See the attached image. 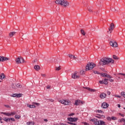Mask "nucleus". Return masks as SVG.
<instances>
[{
  "label": "nucleus",
  "instance_id": "obj_1",
  "mask_svg": "<svg viewBox=\"0 0 125 125\" xmlns=\"http://www.w3.org/2000/svg\"><path fill=\"white\" fill-rule=\"evenodd\" d=\"M109 63H111V64H113L114 60L112 59L108 58H104V59H102L99 62V65H101V66H104V65H107L109 64Z\"/></svg>",
  "mask_w": 125,
  "mask_h": 125
},
{
  "label": "nucleus",
  "instance_id": "obj_2",
  "mask_svg": "<svg viewBox=\"0 0 125 125\" xmlns=\"http://www.w3.org/2000/svg\"><path fill=\"white\" fill-rule=\"evenodd\" d=\"M55 3L60 5H62L64 7H67L70 5V3L65 0H56Z\"/></svg>",
  "mask_w": 125,
  "mask_h": 125
},
{
  "label": "nucleus",
  "instance_id": "obj_3",
  "mask_svg": "<svg viewBox=\"0 0 125 125\" xmlns=\"http://www.w3.org/2000/svg\"><path fill=\"white\" fill-rule=\"evenodd\" d=\"M96 65L94 64V63L90 62L87 64V65L86 66V71L89 70H92L93 68H94L95 67Z\"/></svg>",
  "mask_w": 125,
  "mask_h": 125
},
{
  "label": "nucleus",
  "instance_id": "obj_4",
  "mask_svg": "<svg viewBox=\"0 0 125 125\" xmlns=\"http://www.w3.org/2000/svg\"><path fill=\"white\" fill-rule=\"evenodd\" d=\"M15 62L17 64H23V63L24 62V61L22 57H20L15 60Z\"/></svg>",
  "mask_w": 125,
  "mask_h": 125
},
{
  "label": "nucleus",
  "instance_id": "obj_5",
  "mask_svg": "<svg viewBox=\"0 0 125 125\" xmlns=\"http://www.w3.org/2000/svg\"><path fill=\"white\" fill-rule=\"evenodd\" d=\"M71 78L74 80H77V79H80V75L77 71H75L71 74Z\"/></svg>",
  "mask_w": 125,
  "mask_h": 125
},
{
  "label": "nucleus",
  "instance_id": "obj_6",
  "mask_svg": "<svg viewBox=\"0 0 125 125\" xmlns=\"http://www.w3.org/2000/svg\"><path fill=\"white\" fill-rule=\"evenodd\" d=\"M60 103L63 105H69L71 102L69 100H62L60 101Z\"/></svg>",
  "mask_w": 125,
  "mask_h": 125
},
{
  "label": "nucleus",
  "instance_id": "obj_7",
  "mask_svg": "<svg viewBox=\"0 0 125 125\" xmlns=\"http://www.w3.org/2000/svg\"><path fill=\"white\" fill-rule=\"evenodd\" d=\"M80 104H84V102H83L80 100H77L75 101V103L74 104V105H75V106H78V105H80Z\"/></svg>",
  "mask_w": 125,
  "mask_h": 125
},
{
  "label": "nucleus",
  "instance_id": "obj_8",
  "mask_svg": "<svg viewBox=\"0 0 125 125\" xmlns=\"http://www.w3.org/2000/svg\"><path fill=\"white\" fill-rule=\"evenodd\" d=\"M109 43H110V45H111V46H112V47H118V43H117V42L110 41L109 42Z\"/></svg>",
  "mask_w": 125,
  "mask_h": 125
},
{
  "label": "nucleus",
  "instance_id": "obj_9",
  "mask_svg": "<svg viewBox=\"0 0 125 125\" xmlns=\"http://www.w3.org/2000/svg\"><path fill=\"white\" fill-rule=\"evenodd\" d=\"M68 121H69V122H72V123H74V122H77V121H78V118H68L67 119Z\"/></svg>",
  "mask_w": 125,
  "mask_h": 125
},
{
  "label": "nucleus",
  "instance_id": "obj_10",
  "mask_svg": "<svg viewBox=\"0 0 125 125\" xmlns=\"http://www.w3.org/2000/svg\"><path fill=\"white\" fill-rule=\"evenodd\" d=\"M11 96V97H22V94H13Z\"/></svg>",
  "mask_w": 125,
  "mask_h": 125
},
{
  "label": "nucleus",
  "instance_id": "obj_11",
  "mask_svg": "<svg viewBox=\"0 0 125 125\" xmlns=\"http://www.w3.org/2000/svg\"><path fill=\"white\" fill-rule=\"evenodd\" d=\"M109 107V104L106 103H103L102 104V108L104 109H106V108H108Z\"/></svg>",
  "mask_w": 125,
  "mask_h": 125
},
{
  "label": "nucleus",
  "instance_id": "obj_12",
  "mask_svg": "<svg viewBox=\"0 0 125 125\" xmlns=\"http://www.w3.org/2000/svg\"><path fill=\"white\" fill-rule=\"evenodd\" d=\"M114 28H115L114 25L113 23H111L110 28L108 29L109 31L110 32V33H112V31L114 30Z\"/></svg>",
  "mask_w": 125,
  "mask_h": 125
},
{
  "label": "nucleus",
  "instance_id": "obj_13",
  "mask_svg": "<svg viewBox=\"0 0 125 125\" xmlns=\"http://www.w3.org/2000/svg\"><path fill=\"white\" fill-rule=\"evenodd\" d=\"M83 88H85V89H87V90H88L89 91H90L91 92H95V90L94 89H91L89 87H83Z\"/></svg>",
  "mask_w": 125,
  "mask_h": 125
},
{
  "label": "nucleus",
  "instance_id": "obj_14",
  "mask_svg": "<svg viewBox=\"0 0 125 125\" xmlns=\"http://www.w3.org/2000/svg\"><path fill=\"white\" fill-rule=\"evenodd\" d=\"M9 60V58L1 56V62H4V61H7Z\"/></svg>",
  "mask_w": 125,
  "mask_h": 125
},
{
  "label": "nucleus",
  "instance_id": "obj_15",
  "mask_svg": "<svg viewBox=\"0 0 125 125\" xmlns=\"http://www.w3.org/2000/svg\"><path fill=\"white\" fill-rule=\"evenodd\" d=\"M106 96H107V95L104 93L101 94L100 95V98H102V99H104V98H105Z\"/></svg>",
  "mask_w": 125,
  "mask_h": 125
},
{
  "label": "nucleus",
  "instance_id": "obj_16",
  "mask_svg": "<svg viewBox=\"0 0 125 125\" xmlns=\"http://www.w3.org/2000/svg\"><path fill=\"white\" fill-rule=\"evenodd\" d=\"M15 34H16V32H11L9 34V36L10 38H12L13 37V36H14V35H15Z\"/></svg>",
  "mask_w": 125,
  "mask_h": 125
},
{
  "label": "nucleus",
  "instance_id": "obj_17",
  "mask_svg": "<svg viewBox=\"0 0 125 125\" xmlns=\"http://www.w3.org/2000/svg\"><path fill=\"white\" fill-rule=\"evenodd\" d=\"M69 57H70L71 59H73L74 60H76L77 59V58L75 57V56H73L72 54L68 55Z\"/></svg>",
  "mask_w": 125,
  "mask_h": 125
},
{
  "label": "nucleus",
  "instance_id": "obj_18",
  "mask_svg": "<svg viewBox=\"0 0 125 125\" xmlns=\"http://www.w3.org/2000/svg\"><path fill=\"white\" fill-rule=\"evenodd\" d=\"M1 114H3V115H5L7 117H11V114L7 112H1Z\"/></svg>",
  "mask_w": 125,
  "mask_h": 125
},
{
  "label": "nucleus",
  "instance_id": "obj_19",
  "mask_svg": "<svg viewBox=\"0 0 125 125\" xmlns=\"http://www.w3.org/2000/svg\"><path fill=\"white\" fill-rule=\"evenodd\" d=\"M99 123H100L99 125H107V124H106L105 122L103 121H100Z\"/></svg>",
  "mask_w": 125,
  "mask_h": 125
},
{
  "label": "nucleus",
  "instance_id": "obj_20",
  "mask_svg": "<svg viewBox=\"0 0 125 125\" xmlns=\"http://www.w3.org/2000/svg\"><path fill=\"white\" fill-rule=\"evenodd\" d=\"M3 120L6 122V123L8 122H10V118H4Z\"/></svg>",
  "mask_w": 125,
  "mask_h": 125
},
{
  "label": "nucleus",
  "instance_id": "obj_21",
  "mask_svg": "<svg viewBox=\"0 0 125 125\" xmlns=\"http://www.w3.org/2000/svg\"><path fill=\"white\" fill-rule=\"evenodd\" d=\"M4 77H5L4 74L1 73L0 75V80H3V79H4Z\"/></svg>",
  "mask_w": 125,
  "mask_h": 125
},
{
  "label": "nucleus",
  "instance_id": "obj_22",
  "mask_svg": "<svg viewBox=\"0 0 125 125\" xmlns=\"http://www.w3.org/2000/svg\"><path fill=\"white\" fill-rule=\"evenodd\" d=\"M27 107H28V108H36V106L34 105V104H32V105L27 104Z\"/></svg>",
  "mask_w": 125,
  "mask_h": 125
},
{
  "label": "nucleus",
  "instance_id": "obj_23",
  "mask_svg": "<svg viewBox=\"0 0 125 125\" xmlns=\"http://www.w3.org/2000/svg\"><path fill=\"white\" fill-rule=\"evenodd\" d=\"M103 81L104 84H108V79H104Z\"/></svg>",
  "mask_w": 125,
  "mask_h": 125
},
{
  "label": "nucleus",
  "instance_id": "obj_24",
  "mask_svg": "<svg viewBox=\"0 0 125 125\" xmlns=\"http://www.w3.org/2000/svg\"><path fill=\"white\" fill-rule=\"evenodd\" d=\"M16 88H17V87H18V88H21V87H22V85H21V84H20V83H18V84H16Z\"/></svg>",
  "mask_w": 125,
  "mask_h": 125
},
{
  "label": "nucleus",
  "instance_id": "obj_25",
  "mask_svg": "<svg viewBox=\"0 0 125 125\" xmlns=\"http://www.w3.org/2000/svg\"><path fill=\"white\" fill-rule=\"evenodd\" d=\"M26 125H35V122H27Z\"/></svg>",
  "mask_w": 125,
  "mask_h": 125
},
{
  "label": "nucleus",
  "instance_id": "obj_26",
  "mask_svg": "<svg viewBox=\"0 0 125 125\" xmlns=\"http://www.w3.org/2000/svg\"><path fill=\"white\" fill-rule=\"evenodd\" d=\"M34 69H35V70H36V71H39V70H40V66L35 65L34 66Z\"/></svg>",
  "mask_w": 125,
  "mask_h": 125
},
{
  "label": "nucleus",
  "instance_id": "obj_27",
  "mask_svg": "<svg viewBox=\"0 0 125 125\" xmlns=\"http://www.w3.org/2000/svg\"><path fill=\"white\" fill-rule=\"evenodd\" d=\"M21 118V116L19 115H16L15 116V118L17 120H19Z\"/></svg>",
  "mask_w": 125,
  "mask_h": 125
},
{
  "label": "nucleus",
  "instance_id": "obj_28",
  "mask_svg": "<svg viewBox=\"0 0 125 125\" xmlns=\"http://www.w3.org/2000/svg\"><path fill=\"white\" fill-rule=\"evenodd\" d=\"M11 86L13 88V89H16V84L13 83L11 84Z\"/></svg>",
  "mask_w": 125,
  "mask_h": 125
},
{
  "label": "nucleus",
  "instance_id": "obj_29",
  "mask_svg": "<svg viewBox=\"0 0 125 125\" xmlns=\"http://www.w3.org/2000/svg\"><path fill=\"white\" fill-rule=\"evenodd\" d=\"M101 76H102V77H103L104 78H106L107 77V74L106 73H102L101 74Z\"/></svg>",
  "mask_w": 125,
  "mask_h": 125
},
{
  "label": "nucleus",
  "instance_id": "obj_30",
  "mask_svg": "<svg viewBox=\"0 0 125 125\" xmlns=\"http://www.w3.org/2000/svg\"><path fill=\"white\" fill-rule=\"evenodd\" d=\"M100 122V121H95V122H94V125H99Z\"/></svg>",
  "mask_w": 125,
  "mask_h": 125
},
{
  "label": "nucleus",
  "instance_id": "obj_31",
  "mask_svg": "<svg viewBox=\"0 0 125 125\" xmlns=\"http://www.w3.org/2000/svg\"><path fill=\"white\" fill-rule=\"evenodd\" d=\"M32 104H33L34 106H40V103H32Z\"/></svg>",
  "mask_w": 125,
  "mask_h": 125
},
{
  "label": "nucleus",
  "instance_id": "obj_32",
  "mask_svg": "<svg viewBox=\"0 0 125 125\" xmlns=\"http://www.w3.org/2000/svg\"><path fill=\"white\" fill-rule=\"evenodd\" d=\"M81 34H82V35H83V36L85 35V32H84V31L83 29H82L81 30Z\"/></svg>",
  "mask_w": 125,
  "mask_h": 125
},
{
  "label": "nucleus",
  "instance_id": "obj_33",
  "mask_svg": "<svg viewBox=\"0 0 125 125\" xmlns=\"http://www.w3.org/2000/svg\"><path fill=\"white\" fill-rule=\"evenodd\" d=\"M10 114H11V116H14V115H16V112H15V111L11 112L10 113Z\"/></svg>",
  "mask_w": 125,
  "mask_h": 125
},
{
  "label": "nucleus",
  "instance_id": "obj_34",
  "mask_svg": "<svg viewBox=\"0 0 125 125\" xmlns=\"http://www.w3.org/2000/svg\"><path fill=\"white\" fill-rule=\"evenodd\" d=\"M119 121H120V123H122V122L125 123V118H122L121 119H120Z\"/></svg>",
  "mask_w": 125,
  "mask_h": 125
},
{
  "label": "nucleus",
  "instance_id": "obj_35",
  "mask_svg": "<svg viewBox=\"0 0 125 125\" xmlns=\"http://www.w3.org/2000/svg\"><path fill=\"white\" fill-rule=\"evenodd\" d=\"M121 96H123V97H125V92H121Z\"/></svg>",
  "mask_w": 125,
  "mask_h": 125
},
{
  "label": "nucleus",
  "instance_id": "obj_36",
  "mask_svg": "<svg viewBox=\"0 0 125 125\" xmlns=\"http://www.w3.org/2000/svg\"><path fill=\"white\" fill-rule=\"evenodd\" d=\"M56 71H60V70H61V66L56 67Z\"/></svg>",
  "mask_w": 125,
  "mask_h": 125
},
{
  "label": "nucleus",
  "instance_id": "obj_37",
  "mask_svg": "<svg viewBox=\"0 0 125 125\" xmlns=\"http://www.w3.org/2000/svg\"><path fill=\"white\" fill-rule=\"evenodd\" d=\"M80 74L81 75H84V70H83L80 71Z\"/></svg>",
  "mask_w": 125,
  "mask_h": 125
},
{
  "label": "nucleus",
  "instance_id": "obj_38",
  "mask_svg": "<svg viewBox=\"0 0 125 125\" xmlns=\"http://www.w3.org/2000/svg\"><path fill=\"white\" fill-rule=\"evenodd\" d=\"M113 59H115V60H117V59H118V57H117V56H116V55H113Z\"/></svg>",
  "mask_w": 125,
  "mask_h": 125
},
{
  "label": "nucleus",
  "instance_id": "obj_39",
  "mask_svg": "<svg viewBox=\"0 0 125 125\" xmlns=\"http://www.w3.org/2000/svg\"><path fill=\"white\" fill-rule=\"evenodd\" d=\"M106 78H108V79H111L112 78V77L111 76H110L109 75L106 74Z\"/></svg>",
  "mask_w": 125,
  "mask_h": 125
},
{
  "label": "nucleus",
  "instance_id": "obj_40",
  "mask_svg": "<svg viewBox=\"0 0 125 125\" xmlns=\"http://www.w3.org/2000/svg\"><path fill=\"white\" fill-rule=\"evenodd\" d=\"M68 124H69V125H77V124L76 123H73L70 122H68Z\"/></svg>",
  "mask_w": 125,
  "mask_h": 125
},
{
  "label": "nucleus",
  "instance_id": "obj_41",
  "mask_svg": "<svg viewBox=\"0 0 125 125\" xmlns=\"http://www.w3.org/2000/svg\"><path fill=\"white\" fill-rule=\"evenodd\" d=\"M91 122H93V123H95V122H96L97 121V119H93L91 120Z\"/></svg>",
  "mask_w": 125,
  "mask_h": 125
},
{
  "label": "nucleus",
  "instance_id": "obj_42",
  "mask_svg": "<svg viewBox=\"0 0 125 125\" xmlns=\"http://www.w3.org/2000/svg\"><path fill=\"white\" fill-rule=\"evenodd\" d=\"M111 120H117V118L114 117V116H112L111 118Z\"/></svg>",
  "mask_w": 125,
  "mask_h": 125
},
{
  "label": "nucleus",
  "instance_id": "obj_43",
  "mask_svg": "<svg viewBox=\"0 0 125 125\" xmlns=\"http://www.w3.org/2000/svg\"><path fill=\"white\" fill-rule=\"evenodd\" d=\"M12 121V122H15V119L13 118H10V120Z\"/></svg>",
  "mask_w": 125,
  "mask_h": 125
},
{
  "label": "nucleus",
  "instance_id": "obj_44",
  "mask_svg": "<svg viewBox=\"0 0 125 125\" xmlns=\"http://www.w3.org/2000/svg\"><path fill=\"white\" fill-rule=\"evenodd\" d=\"M108 81H109V82H111V83H113V82H114V80L112 79H108Z\"/></svg>",
  "mask_w": 125,
  "mask_h": 125
},
{
  "label": "nucleus",
  "instance_id": "obj_45",
  "mask_svg": "<svg viewBox=\"0 0 125 125\" xmlns=\"http://www.w3.org/2000/svg\"><path fill=\"white\" fill-rule=\"evenodd\" d=\"M115 97H118V98H121V96H119V95H115Z\"/></svg>",
  "mask_w": 125,
  "mask_h": 125
},
{
  "label": "nucleus",
  "instance_id": "obj_46",
  "mask_svg": "<svg viewBox=\"0 0 125 125\" xmlns=\"http://www.w3.org/2000/svg\"><path fill=\"white\" fill-rule=\"evenodd\" d=\"M41 76L43 77V78H45L46 77V75L44 74H42Z\"/></svg>",
  "mask_w": 125,
  "mask_h": 125
},
{
  "label": "nucleus",
  "instance_id": "obj_47",
  "mask_svg": "<svg viewBox=\"0 0 125 125\" xmlns=\"http://www.w3.org/2000/svg\"><path fill=\"white\" fill-rule=\"evenodd\" d=\"M107 94L108 95H110L111 94V92L110 91H107V92H106Z\"/></svg>",
  "mask_w": 125,
  "mask_h": 125
},
{
  "label": "nucleus",
  "instance_id": "obj_48",
  "mask_svg": "<svg viewBox=\"0 0 125 125\" xmlns=\"http://www.w3.org/2000/svg\"><path fill=\"white\" fill-rule=\"evenodd\" d=\"M106 120H107V121H111V118H110V117H107Z\"/></svg>",
  "mask_w": 125,
  "mask_h": 125
},
{
  "label": "nucleus",
  "instance_id": "obj_49",
  "mask_svg": "<svg viewBox=\"0 0 125 125\" xmlns=\"http://www.w3.org/2000/svg\"><path fill=\"white\" fill-rule=\"evenodd\" d=\"M99 83H101V84L104 83V82L103 80H102V81H99Z\"/></svg>",
  "mask_w": 125,
  "mask_h": 125
},
{
  "label": "nucleus",
  "instance_id": "obj_50",
  "mask_svg": "<svg viewBox=\"0 0 125 125\" xmlns=\"http://www.w3.org/2000/svg\"><path fill=\"white\" fill-rule=\"evenodd\" d=\"M50 87H51V86H49V85H47L46 86V88L47 89H49V88H50Z\"/></svg>",
  "mask_w": 125,
  "mask_h": 125
},
{
  "label": "nucleus",
  "instance_id": "obj_51",
  "mask_svg": "<svg viewBox=\"0 0 125 125\" xmlns=\"http://www.w3.org/2000/svg\"><path fill=\"white\" fill-rule=\"evenodd\" d=\"M69 117H72V116H74V113H71L68 115Z\"/></svg>",
  "mask_w": 125,
  "mask_h": 125
},
{
  "label": "nucleus",
  "instance_id": "obj_52",
  "mask_svg": "<svg viewBox=\"0 0 125 125\" xmlns=\"http://www.w3.org/2000/svg\"><path fill=\"white\" fill-rule=\"evenodd\" d=\"M5 107H6V108H10V106L8 105H5Z\"/></svg>",
  "mask_w": 125,
  "mask_h": 125
},
{
  "label": "nucleus",
  "instance_id": "obj_53",
  "mask_svg": "<svg viewBox=\"0 0 125 125\" xmlns=\"http://www.w3.org/2000/svg\"><path fill=\"white\" fill-rule=\"evenodd\" d=\"M119 115H120V116H121V117H125V115L124 114H122V113H119Z\"/></svg>",
  "mask_w": 125,
  "mask_h": 125
},
{
  "label": "nucleus",
  "instance_id": "obj_54",
  "mask_svg": "<svg viewBox=\"0 0 125 125\" xmlns=\"http://www.w3.org/2000/svg\"><path fill=\"white\" fill-rule=\"evenodd\" d=\"M88 11H89V12H92V10H91V9H90V8H89L88 9Z\"/></svg>",
  "mask_w": 125,
  "mask_h": 125
},
{
  "label": "nucleus",
  "instance_id": "obj_55",
  "mask_svg": "<svg viewBox=\"0 0 125 125\" xmlns=\"http://www.w3.org/2000/svg\"><path fill=\"white\" fill-rule=\"evenodd\" d=\"M94 74H98V72H97V71H94Z\"/></svg>",
  "mask_w": 125,
  "mask_h": 125
},
{
  "label": "nucleus",
  "instance_id": "obj_56",
  "mask_svg": "<svg viewBox=\"0 0 125 125\" xmlns=\"http://www.w3.org/2000/svg\"><path fill=\"white\" fill-rule=\"evenodd\" d=\"M84 125H89V124L88 123H84Z\"/></svg>",
  "mask_w": 125,
  "mask_h": 125
},
{
  "label": "nucleus",
  "instance_id": "obj_57",
  "mask_svg": "<svg viewBox=\"0 0 125 125\" xmlns=\"http://www.w3.org/2000/svg\"><path fill=\"white\" fill-rule=\"evenodd\" d=\"M118 108H121V104H118Z\"/></svg>",
  "mask_w": 125,
  "mask_h": 125
},
{
  "label": "nucleus",
  "instance_id": "obj_58",
  "mask_svg": "<svg viewBox=\"0 0 125 125\" xmlns=\"http://www.w3.org/2000/svg\"><path fill=\"white\" fill-rule=\"evenodd\" d=\"M44 122H48V120L47 119H44Z\"/></svg>",
  "mask_w": 125,
  "mask_h": 125
},
{
  "label": "nucleus",
  "instance_id": "obj_59",
  "mask_svg": "<svg viewBox=\"0 0 125 125\" xmlns=\"http://www.w3.org/2000/svg\"><path fill=\"white\" fill-rule=\"evenodd\" d=\"M98 112L99 113H102V110H98Z\"/></svg>",
  "mask_w": 125,
  "mask_h": 125
},
{
  "label": "nucleus",
  "instance_id": "obj_60",
  "mask_svg": "<svg viewBox=\"0 0 125 125\" xmlns=\"http://www.w3.org/2000/svg\"><path fill=\"white\" fill-rule=\"evenodd\" d=\"M0 62H1V56H0Z\"/></svg>",
  "mask_w": 125,
  "mask_h": 125
},
{
  "label": "nucleus",
  "instance_id": "obj_61",
  "mask_svg": "<svg viewBox=\"0 0 125 125\" xmlns=\"http://www.w3.org/2000/svg\"><path fill=\"white\" fill-rule=\"evenodd\" d=\"M61 125H67L64 124H62Z\"/></svg>",
  "mask_w": 125,
  "mask_h": 125
},
{
  "label": "nucleus",
  "instance_id": "obj_62",
  "mask_svg": "<svg viewBox=\"0 0 125 125\" xmlns=\"http://www.w3.org/2000/svg\"><path fill=\"white\" fill-rule=\"evenodd\" d=\"M51 102H53V100H51Z\"/></svg>",
  "mask_w": 125,
  "mask_h": 125
},
{
  "label": "nucleus",
  "instance_id": "obj_63",
  "mask_svg": "<svg viewBox=\"0 0 125 125\" xmlns=\"http://www.w3.org/2000/svg\"><path fill=\"white\" fill-rule=\"evenodd\" d=\"M0 121H1V118L0 117Z\"/></svg>",
  "mask_w": 125,
  "mask_h": 125
},
{
  "label": "nucleus",
  "instance_id": "obj_64",
  "mask_svg": "<svg viewBox=\"0 0 125 125\" xmlns=\"http://www.w3.org/2000/svg\"><path fill=\"white\" fill-rule=\"evenodd\" d=\"M123 125H125V123H124V124H123Z\"/></svg>",
  "mask_w": 125,
  "mask_h": 125
}]
</instances>
